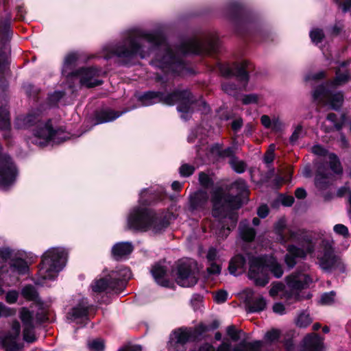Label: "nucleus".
<instances>
[{
  "label": "nucleus",
  "mask_w": 351,
  "mask_h": 351,
  "mask_svg": "<svg viewBox=\"0 0 351 351\" xmlns=\"http://www.w3.org/2000/svg\"><path fill=\"white\" fill-rule=\"evenodd\" d=\"M218 48L219 38L215 33L200 39L185 40L174 49L160 33L132 29L124 34L121 42L117 45H108L103 51L106 59L117 56L123 58L125 64L135 56L145 58L155 53V58L152 62L154 66L161 69L165 73L182 75L186 69V65L181 59L182 55L216 52Z\"/></svg>",
  "instance_id": "obj_1"
},
{
  "label": "nucleus",
  "mask_w": 351,
  "mask_h": 351,
  "mask_svg": "<svg viewBox=\"0 0 351 351\" xmlns=\"http://www.w3.org/2000/svg\"><path fill=\"white\" fill-rule=\"evenodd\" d=\"M231 189L235 190L237 195H230L221 188L215 189L212 193L213 211L215 222L212 224V230L219 239H225L237 222V215L233 210L241 206V196L248 194L247 186L244 180L239 179L231 185Z\"/></svg>",
  "instance_id": "obj_2"
},
{
  "label": "nucleus",
  "mask_w": 351,
  "mask_h": 351,
  "mask_svg": "<svg viewBox=\"0 0 351 351\" xmlns=\"http://www.w3.org/2000/svg\"><path fill=\"white\" fill-rule=\"evenodd\" d=\"M287 226L285 218L282 217L274 225V231L278 237V239L282 243L288 241H297L299 246L291 244L287 247L288 253L285 261L289 268L293 267L296 264V258H305L308 254H312L315 251L316 243L311 236L306 232L299 228H289L288 234H284Z\"/></svg>",
  "instance_id": "obj_3"
},
{
  "label": "nucleus",
  "mask_w": 351,
  "mask_h": 351,
  "mask_svg": "<svg viewBox=\"0 0 351 351\" xmlns=\"http://www.w3.org/2000/svg\"><path fill=\"white\" fill-rule=\"evenodd\" d=\"M15 125L18 128H29L35 126L33 136L27 139V143L39 147L47 145L49 142L60 143L69 138L67 134L62 130H53L50 121H42L41 112L32 111L26 116L16 118Z\"/></svg>",
  "instance_id": "obj_4"
},
{
  "label": "nucleus",
  "mask_w": 351,
  "mask_h": 351,
  "mask_svg": "<svg viewBox=\"0 0 351 351\" xmlns=\"http://www.w3.org/2000/svg\"><path fill=\"white\" fill-rule=\"evenodd\" d=\"M172 218H175L173 215H164L163 213H156L144 206H137L130 210L127 223L132 230L140 232L151 230L154 233H158L168 226Z\"/></svg>",
  "instance_id": "obj_5"
},
{
  "label": "nucleus",
  "mask_w": 351,
  "mask_h": 351,
  "mask_svg": "<svg viewBox=\"0 0 351 351\" xmlns=\"http://www.w3.org/2000/svg\"><path fill=\"white\" fill-rule=\"evenodd\" d=\"M350 62H343L336 70V76L330 82L318 86L313 92L314 100L329 106L332 109H339L343 102V95L335 88L344 84L350 78V69H348Z\"/></svg>",
  "instance_id": "obj_6"
},
{
  "label": "nucleus",
  "mask_w": 351,
  "mask_h": 351,
  "mask_svg": "<svg viewBox=\"0 0 351 351\" xmlns=\"http://www.w3.org/2000/svg\"><path fill=\"white\" fill-rule=\"evenodd\" d=\"M141 105L149 106L162 102L172 106L178 104V110L184 121L188 120L193 112V101L191 92L188 90L176 91L171 94H163L160 92L149 91L144 93L138 99Z\"/></svg>",
  "instance_id": "obj_7"
},
{
  "label": "nucleus",
  "mask_w": 351,
  "mask_h": 351,
  "mask_svg": "<svg viewBox=\"0 0 351 351\" xmlns=\"http://www.w3.org/2000/svg\"><path fill=\"white\" fill-rule=\"evenodd\" d=\"M249 265L248 277L257 286L264 287L269 282V271L278 278L283 274L282 266L272 256L252 257Z\"/></svg>",
  "instance_id": "obj_8"
},
{
  "label": "nucleus",
  "mask_w": 351,
  "mask_h": 351,
  "mask_svg": "<svg viewBox=\"0 0 351 351\" xmlns=\"http://www.w3.org/2000/svg\"><path fill=\"white\" fill-rule=\"evenodd\" d=\"M286 282L287 287L280 282L273 284L269 295L271 297L280 295L282 299L287 301L300 300L299 291L307 288L312 282V279L304 273L295 272L287 277Z\"/></svg>",
  "instance_id": "obj_9"
},
{
  "label": "nucleus",
  "mask_w": 351,
  "mask_h": 351,
  "mask_svg": "<svg viewBox=\"0 0 351 351\" xmlns=\"http://www.w3.org/2000/svg\"><path fill=\"white\" fill-rule=\"evenodd\" d=\"M67 253L64 248L51 247L42 257L38 276L43 280H54L65 266Z\"/></svg>",
  "instance_id": "obj_10"
},
{
  "label": "nucleus",
  "mask_w": 351,
  "mask_h": 351,
  "mask_svg": "<svg viewBox=\"0 0 351 351\" xmlns=\"http://www.w3.org/2000/svg\"><path fill=\"white\" fill-rule=\"evenodd\" d=\"M208 330V327L200 324L195 328L178 329L171 335L168 344L169 351H181L189 341L195 339Z\"/></svg>",
  "instance_id": "obj_11"
},
{
  "label": "nucleus",
  "mask_w": 351,
  "mask_h": 351,
  "mask_svg": "<svg viewBox=\"0 0 351 351\" xmlns=\"http://www.w3.org/2000/svg\"><path fill=\"white\" fill-rule=\"evenodd\" d=\"M19 317L23 327V339L29 343L34 342L36 340L35 326L47 319L45 312L42 310L34 316V312L26 307H23L19 311Z\"/></svg>",
  "instance_id": "obj_12"
},
{
  "label": "nucleus",
  "mask_w": 351,
  "mask_h": 351,
  "mask_svg": "<svg viewBox=\"0 0 351 351\" xmlns=\"http://www.w3.org/2000/svg\"><path fill=\"white\" fill-rule=\"evenodd\" d=\"M199 278V270L195 261L192 260L180 261L176 269V282L184 287L194 286Z\"/></svg>",
  "instance_id": "obj_13"
},
{
  "label": "nucleus",
  "mask_w": 351,
  "mask_h": 351,
  "mask_svg": "<svg viewBox=\"0 0 351 351\" xmlns=\"http://www.w3.org/2000/svg\"><path fill=\"white\" fill-rule=\"evenodd\" d=\"M317 263L322 269L326 271H330L339 269L344 271V266L339 256L335 254V252L330 244L324 245L323 251L319 252L317 256Z\"/></svg>",
  "instance_id": "obj_14"
},
{
  "label": "nucleus",
  "mask_w": 351,
  "mask_h": 351,
  "mask_svg": "<svg viewBox=\"0 0 351 351\" xmlns=\"http://www.w3.org/2000/svg\"><path fill=\"white\" fill-rule=\"evenodd\" d=\"M248 66V62L243 61L240 64H234L232 66L221 65L219 69L223 76H236L240 82L239 89H241L245 88L248 82V74L246 71Z\"/></svg>",
  "instance_id": "obj_15"
},
{
  "label": "nucleus",
  "mask_w": 351,
  "mask_h": 351,
  "mask_svg": "<svg viewBox=\"0 0 351 351\" xmlns=\"http://www.w3.org/2000/svg\"><path fill=\"white\" fill-rule=\"evenodd\" d=\"M10 35V19L0 24V80L6 73L8 57L5 44Z\"/></svg>",
  "instance_id": "obj_16"
},
{
  "label": "nucleus",
  "mask_w": 351,
  "mask_h": 351,
  "mask_svg": "<svg viewBox=\"0 0 351 351\" xmlns=\"http://www.w3.org/2000/svg\"><path fill=\"white\" fill-rule=\"evenodd\" d=\"M102 71L95 68H83L75 72L71 77H77L80 79L82 85L87 87H93L101 84L97 79Z\"/></svg>",
  "instance_id": "obj_17"
},
{
  "label": "nucleus",
  "mask_w": 351,
  "mask_h": 351,
  "mask_svg": "<svg viewBox=\"0 0 351 351\" xmlns=\"http://www.w3.org/2000/svg\"><path fill=\"white\" fill-rule=\"evenodd\" d=\"M312 152L317 156H324L329 162L330 169L335 174H341L343 169L340 161L333 153H328V151L319 145H315L311 148Z\"/></svg>",
  "instance_id": "obj_18"
},
{
  "label": "nucleus",
  "mask_w": 351,
  "mask_h": 351,
  "mask_svg": "<svg viewBox=\"0 0 351 351\" xmlns=\"http://www.w3.org/2000/svg\"><path fill=\"white\" fill-rule=\"evenodd\" d=\"M21 332L20 323L14 321L12 324L11 330L9 333L1 338V343L7 351H16L18 349L17 340Z\"/></svg>",
  "instance_id": "obj_19"
},
{
  "label": "nucleus",
  "mask_w": 351,
  "mask_h": 351,
  "mask_svg": "<svg viewBox=\"0 0 351 351\" xmlns=\"http://www.w3.org/2000/svg\"><path fill=\"white\" fill-rule=\"evenodd\" d=\"M10 128V113L8 108V101L4 95H0V130L3 131L5 138H9Z\"/></svg>",
  "instance_id": "obj_20"
},
{
  "label": "nucleus",
  "mask_w": 351,
  "mask_h": 351,
  "mask_svg": "<svg viewBox=\"0 0 351 351\" xmlns=\"http://www.w3.org/2000/svg\"><path fill=\"white\" fill-rule=\"evenodd\" d=\"M189 199L190 210L201 211L207 207L208 194L205 191L198 190L190 194Z\"/></svg>",
  "instance_id": "obj_21"
},
{
  "label": "nucleus",
  "mask_w": 351,
  "mask_h": 351,
  "mask_svg": "<svg viewBox=\"0 0 351 351\" xmlns=\"http://www.w3.org/2000/svg\"><path fill=\"white\" fill-rule=\"evenodd\" d=\"M263 345V342L262 341H255L253 342L243 341L232 348L229 343L223 342L218 347L217 351H260Z\"/></svg>",
  "instance_id": "obj_22"
},
{
  "label": "nucleus",
  "mask_w": 351,
  "mask_h": 351,
  "mask_svg": "<svg viewBox=\"0 0 351 351\" xmlns=\"http://www.w3.org/2000/svg\"><path fill=\"white\" fill-rule=\"evenodd\" d=\"M108 276L114 285H116V289L119 292L123 289L125 282L131 278L132 273L129 268L123 267L117 270L112 271Z\"/></svg>",
  "instance_id": "obj_23"
},
{
  "label": "nucleus",
  "mask_w": 351,
  "mask_h": 351,
  "mask_svg": "<svg viewBox=\"0 0 351 351\" xmlns=\"http://www.w3.org/2000/svg\"><path fill=\"white\" fill-rule=\"evenodd\" d=\"M323 341L324 339L318 335L308 334L304 337L299 351H321L323 348Z\"/></svg>",
  "instance_id": "obj_24"
},
{
  "label": "nucleus",
  "mask_w": 351,
  "mask_h": 351,
  "mask_svg": "<svg viewBox=\"0 0 351 351\" xmlns=\"http://www.w3.org/2000/svg\"><path fill=\"white\" fill-rule=\"evenodd\" d=\"M88 305V302L82 300L78 305L73 307L68 313L67 319L72 322L83 323L87 318Z\"/></svg>",
  "instance_id": "obj_25"
},
{
  "label": "nucleus",
  "mask_w": 351,
  "mask_h": 351,
  "mask_svg": "<svg viewBox=\"0 0 351 351\" xmlns=\"http://www.w3.org/2000/svg\"><path fill=\"white\" fill-rule=\"evenodd\" d=\"M116 285L108 276L106 278L96 279L91 285L92 291L95 293H101L103 291H114L117 293Z\"/></svg>",
  "instance_id": "obj_26"
},
{
  "label": "nucleus",
  "mask_w": 351,
  "mask_h": 351,
  "mask_svg": "<svg viewBox=\"0 0 351 351\" xmlns=\"http://www.w3.org/2000/svg\"><path fill=\"white\" fill-rule=\"evenodd\" d=\"M133 250V246L130 242H119L116 243L112 248L113 257L119 260L129 255Z\"/></svg>",
  "instance_id": "obj_27"
},
{
  "label": "nucleus",
  "mask_w": 351,
  "mask_h": 351,
  "mask_svg": "<svg viewBox=\"0 0 351 351\" xmlns=\"http://www.w3.org/2000/svg\"><path fill=\"white\" fill-rule=\"evenodd\" d=\"M245 258L240 254L234 256L230 261L228 269L231 274L238 276L245 271Z\"/></svg>",
  "instance_id": "obj_28"
},
{
  "label": "nucleus",
  "mask_w": 351,
  "mask_h": 351,
  "mask_svg": "<svg viewBox=\"0 0 351 351\" xmlns=\"http://www.w3.org/2000/svg\"><path fill=\"white\" fill-rule=\"evenodd\" d=\"M330 173L328 170L326 169L324 165L318 167L317 172L315 178V186L319 189L326 188L330 179Z\"/></svg>",
  "instance_id": "obj_29"
},
{
  "label": "nucleus",
  "mask_w": 351,
  "mask_h": 351,
  "mask_svg": "<svg viewBox=\"0 0 351 351\" xmlns=\"http://www.w3.org/2000/svg\"><path fill=\"white\" fill-rule=\"evenodd\" d=\"M151 271L157 284L162 287L169 286V282L166 277L167 269L163 265L156 264L153 266Z\"/></svg>",
  "instance_id": "obj_30"
},
{
  "label": "nucleus",
  "mask_w": 351,
  "mask_h": 351,
  "mask_svg": "<svg viewBox=\"0 0 351 351\" xmlns=\"http://www.w3.org/2000/svg\"><path fill=\"white\" fill-rule=\"evenodd\" d=\"M124 112L114 111L111 109H105L101 110L97 116L98 123L112 121L119 117Z\"/></svg>",
  "instance_id": "obj_31"
},
{
  "label": "nucleus",
  "mask_w": 351,
  "mask_h": 351,
  "mask_svg": "<svg viewBox=\"0 0 351 351\" xmlns=\"http://www.w3.org/2000/svg\"><path fill=\"white\" fill-rule=\"evenodd\" d=\"M10 268L12 272L18 274H25L29 271L27 262L22 258L12 259L10 263Z\"/></svg>",
  "instance_id": "obj_32"
},
{
  "label": "nucleus",
  "mask_w": 351,
  "mask_h": 351,
  "mask_svg": "<svg viewBox=\"0 0 351 351\" xmlns=\"http://www.w3.org/2000/svg\"><path fill=\"white\" fill-rule=\"evenodd\" d=\"M77 56L75 53L68 54L64 59L62 67V74L66 77H71L75 73L72 72L73 66L77 61Z\"/></svg>",
  "instance_id": "obj_33"
},
{
  "label": "nucleus",
  "mask_w": 351,
  "mask_h": 351,
  "mask_svg": "<svg viewBox=\"0 0 351 351\" xmlns=\"http://www.w3.org/2000/svg\"><path fill=\"white\" fill-rule=\"evenodd\" d=\"M239 234L243 240L252 241L254 239L256 232L246 221H243L239 224Z\"/></svg>",
  "instance_id": "obj_34"
},
{
  "label": "nucleus",
  "mask_w": 351,
  "mask_h": 351,
  "mask_svg": "<svg viewBox=\"0 0 351 351\" xmlns=\"http://www.w3.org/2000/svg\"><path fill=\"white\" fill-rule=\"evenodd\" d=\"M266 307V301L263 297H258L247 304L248 311L251 313L260 312Z\"/></svg>",
  "instance_id": "obj_35"
},
{
  "label": "nucleus",
  "mask_w": 351,
  "mask_h": 351,
  "mask_svg": "<svg viewBox=\"0 0 351 351\" xmlns=\"http://www.w3.org/2000/svg\"><path fill=\"white\" fill-rule=\"evenodd\" d=\"M22 296L27 300L35 301L38 298V293L32 285H26L21 289Z\"/></svg>",
  "instance_id": "obj_36"
},
{
  "label": "nucleus",
  "mask_w": 351,
  "mask_h": 351,
  "mask_svg": "<svg viewBox=\"0 0 351 351\" xmlns=\"http://www.w3.org/2000/svg\"><path fill=\"white\" fill-rule=\"evenodd\" d=\"M310 315L306 312L301 313L297 317L295 324L300 328H306L312 323Z\"/></svg>",
  "instance_id": "obj_37"
},
{
  "label": "nucleus",
  "mask_w": 351,
  "mask_h": 351,
  "mask_svg": "<svg viewBox=\"0 0 351 351\" xmlns=\"http://www.w3.org/2000/svg\"><path fill=\"white\" fill-rule=\"evenodd\" d=\"M88 348L90 351H104L105 345L101 339H95L88 341Z\"/></svg>",
  "instance_id": "obj_38"
},
{
  "label": "nucleus",
  "mask_w": 351,
  "mask_h": 351,
  "mask_svg": "<svg viewBox=\"0 0 351 351\" xmlns=\"http://www.w3.org/2000/svg\"><path fill=\"white\" fill-rule=\"evenodd\" d=\"M230 164L234 171L238 173H242L245 171L246 165L245 162L235 157H232L230 159Z\"/></svg>",
  "instance_id": "obj_39"
},
{
  "label": "nucleus",
  "mask_w": 351,
  "mask_h": 351,
  "mask_svg": "<svg viewBox=\"0 0 351 351\" xmlns=\"http://www.w3.org/2000/svg\"><path fill=\"white\" fill-rule=\"evenodd\" d=\"M310 37L313 43L317 45L322 42L324 37V32L320 29H313L310 32Z\"/></svg>",
  "instance_id": "obj_40"
},
{
  "label": "nucleus",
  "mask_w": 351,
  "mask_h": 351,
  "mask_svg": "<svg viewBox=\"0 0 351 351\" xmlns=\"http://www.w3.org/2000/svg\"><path fill=\"white\" fill-rule=\"evenodd\" d=\"M226 332L232 341H237L240 339V334L242 330H237L234 326L231 325L227 327Z\"/></svg>",
  "instance_id": "obj_41"
},
{
  "label": "nucleus",
  "mask_w": 351,
  "mask_h": 351,
  "mask_svg": "<svg viewBox=\"0 0 351 351\" xmlns=\"http://www.w3.org/2000/svg\"><path fill=\"white\" fill-rule=\"evenodd\" d=\"M280 337V331L278 329H272L267 332L265 335V340L268 342L277 341Z\"/></svg>",
  "instance_id": "obj_42"
},
{
  "label": "nucleus",
  "mask_w": 351,
  "mask_h": 351,
  "mask_svg": "<svg viewBox=\"0 0 351 351\" xmlns=\"http://www.w3.org/2000/svg\"><path fill=\"white\" fill-rule=\"evenodd\" d=\"M335 293L334 291L324 293L319 300L320 304L324 305H330L335 302Z\"/></svg>",
  "instance_id": "obj_43"
},
{
  "label": "nucleus",
  "mask_w": 351,
  "mask_h": 351,
  "mask_svg": "<svg viewBox=\"0 0 351 351\" xmlns=\"http://www.w3.org/2000/svg\"><path fill=\"white\" fill-rule=\"evenodd\" d=\"M222 89L227 94L235 96L237 93V86L231 82H224L222 84Z\"/></svg>",
  "instance_id": "obj_44"
},
{
  "label": "nucleus",
  "mask_w": 351,
  "mask_h": 351,
  "mask_svg": "<svg viewBox=\"0 0 351 351\" xmlns=\"http://www.w3.org/2000/svg\"><path fill=\"white\" fill-rule=\"evenodd\" d=\"M206 258L208 262L219 261V256L217 250L215 247L209 248L206 255Z\"/></svg>",
  "instance_id": "obj_45"
},
{
  "label": "nucleus",
  "mask_w": 351,
  "mask_h": 351,
  "mask_svg": "<svg viewBox=\"0 0 351 351\" xmlns=\"http://www.w3.org/2000/svg\"><path fill=\"white\" fill-rule=\"evenodd\" d=\"M259 97L256 94H249L243 95L242 102L243 104L247 105L251 104H256L258 101Z\"/></svg>",
  "instance_id": "obj_46"
},
{
  "label": "nucleus",
  "mask_w": 351,
  "mask_h": 351,
  "mask_svg": "<svg viewBox=\"0 0 351 351\" xmlns=\"http://www.w3.org/2000/svg\"><path fill=\"white\" fill-rule=\"evenodd\" d=\"M195 168L192 165L187 164L182 165L180 168V173L182 176L188 177L193 174Z\"/></svg>",
  "instance_id": "obj_47"
},
{
  "label": "nucleus",
  "mask_w": 351,
  "mask_h": 351,
  "mask_svg": "<svg viewBox=\"0 0 351 351\" xmlns=\"http://www.w3.org/2000/svg\"><path fill=\"white\" fill-rule=\"evenodd\" d=\"M15 311L13 308L6 306L2 302H0V317H9L14 315Z\"/></svg>",
  "instance_id": "obj_48"
},
{
  "label": "nucleus",
  "mask_w": 351,
  "mask_h": 351,
  "mask_svg": "<svg viewBox=\"0 0 351 351\" xmlns=\"http://www.w3.org/2000/svg\"><path fill=\"white\" fill-rule=\"evenodd\" d=\"M19 298V292L15 290L9 291L5 295V301L8 304H14Z\"/></svg>",
  "instance_id": "obj_49"
},
{
  "label": "nucleus",
  "mask_w": 351,
  "mask_h": 351,
  "mask_svg": "<svg viewBox=\"0 0 351 351\" xmlns=\"http://www.w3.org/2000/svg\"><path fill=\"white\" fill-rule=\"evenodd\" d=\"M302 134V126L298 125L294 130L293 134L290 136V142L292 144L296 143V141L300 138Z\"/></svg>",
  "instance_id": "obj_50"
},
{
  "label": "nucleus",
  "mask_w": 351,
  "mask_h": 351,
  "mask_svg": "<svg viewBox=\"0 0 351 351\" xmlns=\"http://www.w3.org/2000/svg\"><path fill=\"white\" fill-rule=\"evenodd\" d=\"M334 232L345 237H348L349 232L348 228L343 224H337L333 228Z\"/></svg>",
  "instance_id": "obj_51"
},
{
  "label": "nucleus",
  "mask_w": 351,
  "mask_h": 351,
  "mask_svg": "<svg viewBox=\"0 0 351 351\" xmlns=\"http://www.w3.org/2000/svg\"><path fill=\"white\" fill-rule=\"evenodd\" d=\"M202 297L200 295L195 294L193 295L191 303L195 311H197L200 309L202 306Z\"/></svg>",
  "instance_id": "obj_52"
},
{
  "label": "nucleus",
  "mask_w": 351,
  "mask_h": 351,
  "mask_svg": "<svg viewBox=\"0 0 351 351\" xmlns=\"http://www.w3.org/2000/svg\"><path fill=\"white\" fill-rule=\"evenodd\" d=\"M228 298V293L224 290H220L214 295L215 301L217 303H223Z\"/></svg>",
  "instance_id": "obj_53"
},
{
  "label": "nucleus",
  "mask_w": 351,
  "mask_h": 351,
  "mask_svg": "<svg viewBox=\"0 0 351 351\" xmlns=\"http://www.w3.org/2000/svg\"><path fill=\"white\" fill-rule=\"evenodd\" d=\"M210 266L207 271L210 274H219L221 272V266L217 262H209Z\"/></svg>",
  "instance_id": "obj_54"
},
{
  "label": "nucleus",
  "mask_w": 351,
  "mask_h": 351,
  "mask_svg": "<svg viewBox=\"0 0 351 351\" xmlns=\"http://www.w3.org/2000/svg\"><path fill=\"white\" fill-rule=\"evenodd\" d=\"M199 181L203 186H208L211 184V179L208 175L202 172L199 174Z\"/></svg>",
  "instance_id": "obj_55"
},
{
  "label": "nucleus",
  "mask_w": 351,
  "mask_h": 351,
  "mask_svg": "<svg viewBox=\"0 0 351 351\" xmlns=\"http://www.w3.org/2000/svg\"><path fill=\"white\" fill-rule=\"evenodd\" d=\"M272 149H268L264 156V161L267 164H269L273 162L274 159V150L276 148L275 145L271 144Z\"/></svg>",
  "instance_id": "obj_56"
},
{
  "label": "nucleus",
  "mask_w": 351,
  "mask_h": 351,
  "mask_svg": "<svg viewBox=\"0 0 351 351\" xmlns=\"http://www.w3.org/2000/svg\"><path fill=\"white\" fill-rule=\"evenodd\" d=\"M335 1L341 7L343 12H346L351 9V0H335Z\"/></svg>",
  "instance_id": "obj_57"
},
{
  "label": "nucleus",
  "mask_w": 351,
  "mask_h": 351,
  "mask_svg": "<svg viewBox=\"0 0 351 351\" xmlns=\"http://www.w3.org/2000/svg\"><path fill=\"white\" fill-rule=\"evenodd\" d=\"M283 123L282 121L276 117L272 119V124L271 129L274 132H280L282 130Z\"/></svg>",
  "instance_id": "obj_58"
},
{
  "label": "nucleus",
  "mask_w": 351,
  "mask_h": 351,
  "mask_svg": "<svg viewBox=\"0 0 351 351\" xmlns=\"http://www.w3.org/2000/svg\"><path fill=\"white\" fill-rule=\"evenodd\" d=\"M325 73L324 71H319L315 74H309L306 77V82L316 81L319 79H322L325 77Z\"/></svg>",
  "instance_id": "obj_59"
},
{
  "label": "nucleus",
  "mask_w": 351,
  "mask_h": 351,
  "mask_svg": "<svg viewBox=\"0 0 351 351\" xmlns=\"http://www.w3.org/2000/svg\"><path fill=\"white\" fill-rule=\"evenodd\" d=\"M327 119L333 124V126L337 130H340L342 128V123H337L336 121V120H337V115L335 113H330V114H328V116H327Z\"/></svg>",
  "instance_id": "obj_60"
},
{
  "label": "nucleus",
  "mask_w": 351,
  "mask_h": 351,
  "mask_svg": "<svg viewBox=\"0 0 351 351\" xmlns=\"http://www.w3.org/2000/svg\"><path fill=\"white\" fill-rule=\"evenodd\" d=\"M64 93L62 91H55L49 96V100L51 103H56L64 96Z\"/></svg>",
  "instance_id": "obj_61"
},
{
  "label": "nucleus",
  "mask_w": 351,
  "mask_h": 351,
  "mask_svg": "<svg viewBox=\"0 0 351 351\" xmlns=\"http://www.w3.org/2000/svg\"><path fill=\"white\" fill-rule=\"evenodd\" d=\"M12 254V251L8 247H2L0 249V257L3 261L8 259Z\"/></svg>",
  "instance_id": "obj_62"
},
{
  "label": "nucleus",
  "mask_w": 351,
  "mask_h": 351,
  "mask_svg": "<svg viewBox=\"0 0 351 351\" xmlns=\"http://www.w3.org/2000/svg\"><path fill=\"white\" fill-rule=\"evenodd\" d=\"M273 311L274 313L279 315H283L285 313V306L280 302H277L274 304Z\"/></svg>",
  "instance_id": "obj_63"
},
{
  "label": "nucleus",
  "mask_w": 351,
  "mask_h": 351,
  "mask_svg": "<svg viewBox=\"0 0 351 351\" xmlns=\"http://www.w3.org/2000/svg\"><path fill=\"white\" fill-rule=\"evenodd\" d=\"M269 213V208L267 205H261L257 210L258 215L261 218H265Z\"/></svg>",
  "instance_id": "obj_64"
}]
</instances>
